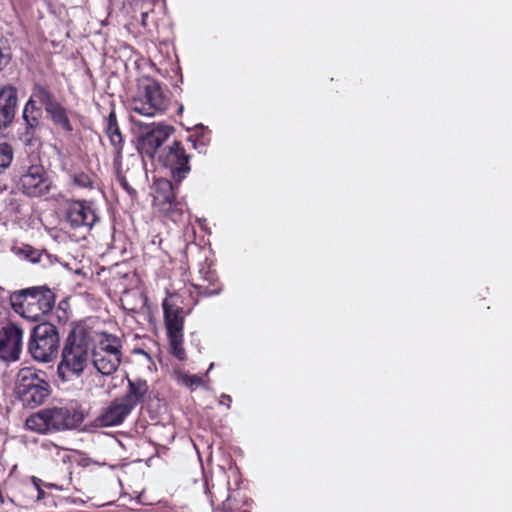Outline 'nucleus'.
Returning <instances> with one entry per match:
<instances>
[{
	"instance_id": "nucleus-1",
	"label": "nucleus",
	"mask_w": 512,
	"mask_h": 512,
	"mask_svg": "<svg viewBox=\"0 0 512 512\" xmlns=\"http://www.w3.org/2000/svg\"><path fill=\"white\" fill-rule=\"evenodd\" d=\"M190 158L191 155L180 141H174L158 156L160 165L169 170L173 180L158 178L152 185V210L164 222L182 223L188 212L187 202L183 197H178V190L191 170Z\"/></svg>"
},
{
	"instance_id": "nucleus-2",
	"label": "nucleus",
	"mask_w": 512,
	"mask_h": 512,
	"mask_svg": "<svg viewBox=\"0 0 512 512\" xmlns=\"http://www.w3.org/2000/svg\"><path fill=\"white\" fill-rule=\"evenodd\" d=\"M96 330L85 324L75 325L65 339L57 374L63 381L79 377L92 359V345Z\"/></svg>"
},
{
	"instance_id": "nucleus-3",
	"label": "nucleus",
	"mask_w": 512,
	"mask_h": 512,
	"mask_svg": "<svg viewBox=\"0 0 512 512\" xmlns=\"http://www.w3.org/2000/svg\"><path fill=\"white\" fill-rule=\"evenodd\" d=\"M12 310L27 320L42 321L54 308L55 295L46 286H33L10 293Z\"/></svg>"
},
{
	"instance_id": "nucleus-4",
	"label": "nucleus",
	"mask_w": 512,
	"mask_h": 512,
	"mask_svg": "<svg viewBox=\"0 0 512 512\" xmlns=\"http://www.w3.org/2000/svg\"><path fill=\"white\" fill-rule=\"evenodd\" d=\"M82 421L81 413L75 409L53 406L30 414L25 420V428L40 435H47L74 429Z\"/></svg>"
},
{
	"instance_id": "nucleus-5",
	"label": "nucleus",
	"mask_w": 512,
	"mask_h": 512,
	"mask_svg": "<svg viewBox=\"0 0 512 512\" xmlns=\"http://www.w3.org/2000/svg\"><path fill=\"white\" fill-rule=\"evenodd\" d=\"M51 392L46 372L33 367H24L19 370L15 394L24 407L36 408L43 405Z\"/></svg>"
},
{
	"instance_id": "nucleus-6",
	"label": "nucleus",
	"mask_w": 512,
	"mask_h": 512,
	"mask_svg": "<svg viewBox=\"0 0 512 512\" xmlns=\"http://www.w3.org/2000/svg\"><path fill=\"white\" fill-rule=\"evenodd\" d=\"M123 343L120 337L107 331H97L92 345V363L104 376L114 374L122 362Z\"/></svg>"
},
{
	"instance_id": "nucleus-7",
	"label": "nucleus",
	"mask_w": 512,
	"mask_h": 512,
	"mask_svg": "<svg viewBox=\"0 0 512 512\" xmlns=\"http://www.w3.org/2000/svg\"><path fill=\"white\" fill-rule=\"evenodd\" d=\"M176 294H169L162 303L164 326L169 344V352L179 361H185L187 354L184 348L185 312L179 306Z\"/></svg>"
},
{
	"instance_id": "nucleus-8",
	"label": "nucleus",
	"mask_w": 512,
	"mask_h": 512,
	"mask_svg": "<svg viewBox=\"0 0 512 512\" xmlns=\"http://www.w3.org/2000/svg\"><path fill=\"white\" fill-rule=\"evenodd\" d=\"M170 105V99L161 84L153 79H146L131 99V110L148 117L162 115Z\"/></svg>"
},
{
	"instance_id": "nucleus-9",
	"label": "nucleus",
	"mask_w": 512,
	"mask_h": 512,
	"mask_svg": "<svg viewBox=\"0 0 512 512\" xmlns=\"http://www.w3.org/2000/svg\"><path fill=\"white\" fill-rule=\"evenodd\" d=\"M19 189L29 197H42L50 193L54 184L38 156H29L21 165Z\"/></svg>"
},
{
	"instance_id": "nucleus-10",
	"label": "nucleus",
	"mask_w": 512,
	"mask_h": 512,
	"mask_svg": "<svg viewBox=\"0 0 512 512\" xmlns=\"http://www.w3.org/2000/svg\"><path fill=\"white\" fill-rule=\"evenodd\" d=\"M59 345L60 336L57 327L44 321L32 329L28 351L34 360L48 363L56 357Z\"/></svg>"
},
{
	"instance_id": "nucleus-11",
	"label": "nucleus",
	"mask_w": 512,
	"mask_h": 512,
	"mask_svg": "<svg viewBox=\"0 0 512 512\" xmlns=\"http://www.w3.org/2000/svg\"><path fill=\"white\" fill-rule=\"evenodd\" d=\"M174 127L164 123H153L142 131L137 139V150L142 158L154 160L158 149L173 134Z\"/></svg>"
},
{
	"instance_id": "nucleus-12",
	"label": "nucleus",
	"mask_w": 512,
	"mask_h": 512,
	"mask_svg": "<svg viewBox=\"0 0 512 512\" xmlns=\"http://www.w3.org/2000/svg\"><path fill=\"white\" fill-rule=\"evenodd\" d=\"M23 328L7 322L0 328V360L10 363L20 359L23 347Z\"/></svg>"
},
{
	"instance_id": "nucleus-13",
	"label": "nucleus",
	"mask_w": 512,
	"mask_h": 512,
	"mask_svg": "<svg viewBox=\"0 0 512 512\" xmlns=\"http://www.w3.org/2000/svg\"><path fill=\"white\" fill-rule=\"evenodd\" d=\"M65 219L71 228H91L98 220L92 202L86 200H70L67 202Z\"/></svg>"
},
{
	"instance_id": "nucleus-14",
	"label": "nucleus",
	"mask_w": 512,
	"mask_h": 512,
	"mask_svg": "<svg viewBox=\"0 0 512 512\" xmlns=\"http://www.w3.org/2000/svg\"><path fill=\"white\" fill-rule=\"evenodd\" d=\"M131 412L132 409L120 397H117L102 409L95 418V425L98 427L118 426Z\"/></svg>"
},
{
	"instance_id": "nucleus-15",
	"label": "nucleus",
	"mask_w": 512,
	"mask_h": 512,
	"mask_svg": "<svg viewBox=\"0 0 512 512\" xmlns=\"http://www.w3.org/2000/svg\"><path fill=\"white\" fill-rule=\"evenodd\" d=\"M18 106V91L12 85L0 88V131L11 126Z\"/></svg>"
},
{
	"instance_id": "nucleus-16",
	"label": "nucleus",
	"mask_w": 512,
	"mask_h": 512,
	"mask_svg": "<svg viewBox=\"0 0 512 512\" xmlns=\"http://www.w3.org/2000/svg\"><path fill=\"white\" fill-rule=\"evenodd\" d=\"M104 132L108 137L111 146L114 149L116 157L121 158L124 148V139L120 131V127L117 121V116L114 108L111 109L108 116L105 118Z\"/></svg>"
},
{
	"instance_id": "nucleus-17",
	"label": "nucleus",
	"mask_w": 512,
	"mask_h": 512,
	"mask_svg": "<svg viewBox=\"0 0 512 512\" xmlns=\"http://www.w3.org/2000/svg\"><path fill=\"white\" fill-rule=\"evenodd\" d=\"M61 168L68 174L74 186L88 190L94 189L95 174L90 169L87 171H79L75 164L69 160H63L61 162Z\"/></svg>"
},
{
	"instance_id": "nucleus-18",
	"label": "nucleus",
	"mask_w": 512,
	"mask_h": 512,
	"mask_svg": "<svg viewBox=\"0 0 512 512\" xmlns=\"http://www.w3.org/2000/svg\"><path fill=\"white\" fill-rule=\"evenodd\" d=\"M127 392L120 398L133 410L139 403L143 402L149 386L146 380L137 378L128 379Z\"/></svg>"
},
{
	"instance_id": "nucleus-19",
	"label": "nucleus",
	"mask_w": 512,
	"mask_h": 512,
	"mask_svg": "<svg viewBox=\"0 0 512 512\" xmlns=\"http://www.w3.org/2000/svg\"><path fill=\"white\" fill-rule=\"evenodd\" d=\"M198 296L210 297L221 292V284L212 271H206L201 283H191Z\"/></svg>"
},
{
	"instance_id": "nucleus-20",
	"label": "nucleus",
	"mask_w": 512,
	"mask_h": 512,
	"mask_svg": "<svg viewBox=\"0 0 512 512\" xmlns=\"http://www.w3.org/2000/svg\"><path fill=\"white\" fill-rule=\"evenodd\" d=\"M45 111L55 126L68 133L73 131V125L68 117V111L60 102H56L52 106L47 107Z\"/></svg>"
},
{
	"instance_id": "nucleus-21",
	"label": "nucleus",
	"mask_w": 512,
	"mask_h": 512,
	"mask_svg": "<svg viewBox=\"0 0 512 512\" xmlns=\"http://www.w3.org/2000/svg\"><path fill=\"white\" fill-rule=\"evenodd\" d=\"M29 99H33L43 105L46 110L47 107L52 106L57 101L50 88L40 82H35L32 87V94Z\"/></svg>"
},
{
	"instance_id": "nucleus-22",
	"label": "nucleus",
	"mask_w": 512,
	"mask_h": 512,
	"mask_svg": "<svg viewBox=\"0 0 512 512\" xmlns=\"http://www.w3.org/2000/svg\"><path fill=\"white\" fill-rule=\"evenodd\" d=\"M42 114V109L36 104V101L28 99L23 107L22 119L24 123L40 125Z\"/></svg>"
},
{
	"instance_id": "nucleus-23",
	"label": "nucleus",
	"mask_w": 512,
	"mask_h": 512,
	"mask_svg": "<svg viewBox=\"0 0 512 512\" xmlns=\"http://www.w3.org/2000/svg\"><path fill=\"white\" fill-rule=\"evenodd\" d=\"M40 125L24 123L23 131L19 132V140L25 145H33L37 140V131Z\"/></svg>"
},
{
	"instance_id": "nucleus-24",
	"label": "nucleus",
	"mask_w": 512,
	"mask_h": 512,
	"mask_svg": "<svg viewBox=\"0 0 512 512\" xmlns=\"http://www.w3.org/2000/svg\"><path fill=\"white\" fill-rule=\"evenodd\" d=\"M13 148L7 142L0 143V173L8 168L13 160Z\"/></svg>"
},
{
	"instance_id": "nucleus-25",
	"label": "nucleus",
	"mask_w": 512,
	"mask_h": 512,
	"mask_svg": "<svg viewBox=\"0 0 512 512\" xmlns=\"http://www.w3.org/2000/svg\"><path fill=\"white\" fill-rule=\"evenodd\" d=\"M180 381L190 389H196L204 384L203 378L196 374L183 373L180 375Z\"/></svg>"
},
{
	"instance_id": "nucleus-26",
	"label": "nucleus",
	"mask_w": 512,
	"mask_h": 512,
	"mask_svg": "<svg viewBox=\"0 0 512 512\" xmlns=\"http://www.w3.org/2000/svg\"><path fill=\"white\" fill-rule=\"evenodd\" d=\"M239 509L235 495L229 494L222 505L214 509V512H237Z\"/></svg>"
},
{
	"instance_id": "nucleus-27",
	"label": "nucleus",
	"mask_w": 512,
	"mask_h": 512,
	"mask_svg": "<svg viewBox=\"0 0 512 512\" xmlns=\"http://www.w3.org/2000/svg\"><path fill=\"white\" fill-rule=\"evenodd\" d=\"M20 254L32 263H37L41 259V252L30 245H24L20 249Z\"/></svg>"
},
{
	"instance_id": "nucleus-28",
	"label": "nucleus",
	"mask_w": 512,
	"mask_h": 512,
	"mask_svg": "<svg viewBox=\"0 0 512 512\" xmlns=\"http://www.w3.org/2000/svg\"><path fill=\"white\" fill-rule=\"evenodd\" d=\"M187 144L189 146V148H193L195 150H199L200 152H202V150H200V148H205L206 147V143L200 139L198 136L196 135H189L187 137Z\"/></svg>"
},
{
	"instance_id": "nucleus-29",
	"label": "nucleus",
	"mask_w": 512,
	"mask_h": 512,
	"mask_svg": "<svg viewBox=\"0 0 512 512\" xmlns=\"http://www.w3.org/2000/svg\"><path fill=\"white\" fill-rule=\"evenodd\" d=\"M117 180L119 182V184L121 185V187L131 196V197H136L137 196V191L129 184L128 180L126 179V177L124 175H118L117 176Z\"/></svg>"
},
{
	"instance_id": "nucleus-30",
	"label": "nucleus",
	"mask_w": 512,
	"mask_h": 512,
	"mask_svg": "<svg viewBox=\"0 0 512 512\" xmlns=\"http://www.w3.org/2000/svg\"><path fill=\"white\" fill-rule=\"evenodd\" d=\"M232 402V398L230 395L222 394L220 398V404L227 406V408H230V404Z\"/></svg>"
},
{
	"instance_id": "nucleus-31",
	"label": "nucleus",
	"mask_w": 512,
	"mask_h": 512,
	"mask_svg": "<svg viewBox=\"0 0 512 512\" xmlns=\"http://www.w3.org/2000/svg\"><path fill=\"white\" fill-rule=\"evenodd\" d=\"M23 489H25V490H28V489H31V490H37V492H38V498H40V497H41V495H43V494H44V491H43V490H42V489H41L37 484H35V486H34V487L24 486V487H23Z\"/></svg>"
},
{
	"instance_id": "nucleus-32",
	"label": "nucleus",
	"mask_w": 512,
	"mask_h": 512,
	"mask_svg": "<svg viewBox=\"0 0 512 512\" xmlns=\"http://www.w3.org/2000/svg\"><path fill=\"white\" fill-rule=\"evenodd\" d=\"M147 17H148V12H142L141 13V24L143 27H146L147 26Z\"/></svg>"
},
{
	"instance_id": "nucleus-33",
	"label": "nucleus",
	"mask_w": 512,
	"mask_h": 512,
	"mask_svg": "<svg viewBox=\"0 0 512 512\" xmlns=\"http://www.w3.org/2000/svg\"><path fill=\"white\" fill-rule=\"evenodd\" d=\"M4 293H5V289L2 286H0V305L3 303Z\"/></svg>"
},
{
	"instance_id": "nucleus-34",
	"label": "nucleus",
	"mask_w": 512,
	"mask_h": 512,
	"mask_svg": "<svg viewBox=\"0 0 512 512\" xmlns=\"http://www.w3.org/2000/svg\"><path fill=\"white\" fill-rule=\"evenodd\" d=\"M182 112H183V105L178 104L177 113L180 115V114H182Z\"/></svg>"
},
{
	"instance_id": "nucleus-35",
	"label": "nucleus",
	"mask_w": 512,
	"mask_h": 512,
	"mask_svg": "<svg viewBox=\"0 0 512 512\" xmlns=\"http://www.w3.org/2000/svg\"><path fill=\"white\" fill-rule=\"evenodd\" d=\"M210 502H211V505L214 506L215 505V500L213 498V496L211 495V499H210Z\"/></svg>"
},
{
	"instance_id": "nucleus-36",
	"label": "nucleus",
	"mask_w": 512,
	"mask_h": 512,
	"mask_svg": "<svg viewBox=\"0 0 512 512\" xmlns=\"http://www.w3.org/2000/svg\"><path fill=\"white\" fill-rule=\"evenodd\" d=\"M49 487H54L56 489H61L60 487H57V485H49Z\"/></svg>"
},
{
	"instance_id": "nucleus-37",
	"label": "nucleus",
	"mask_w": 512,
	"mask_h": 512,
	"mask_svg": "<svg viewBox=\"0 0 512 512\" xmlns=\"http://www.w3.org/2000/svg\"><path fill=\"white\" fill-rule=\"evenodd\" d=\"M239 512H249V511H247V510H243V511H239Z\"/></svg>"
}]
</instances>
